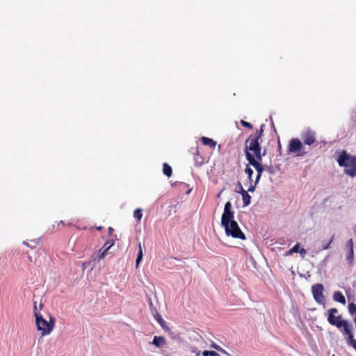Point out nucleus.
Listing matches in <instances>:
<instances>
[{"instance_id":"f257e3e1","label":"nucleus","mask_w":356,"mask_h":356,"mask_svg":"<svg viewBox=\"0 0 356 356\" xmlns=\"http://www.w3.org/2000/svg\"><path fill=\"white\" fill-rule=\"evenodd\" d=\"M33 314L35 318L37 330L40 332L41 337L50 334L55 327V318L49 316V321H47L45 320L41 313L38 310L36 301H34Z\"/></svg>"},{"instance_id":"f03ea898","label":"nucleus","mask_w":356,"mask_h":356,"mask_svg":"<svg viewBox=\"0 0 356 356\" xmlns=\"http://www.w3.org/2000/svg\"><path fill=\"white\" fill-rule=\"evenodd\" d=\"M337 161L339 166L345 168L344 173L353 178L356 176V156L350 155L345 150L339 152Z\"/></svg>"},{"instance_id":"7ed1b4c3","label":"nucleus","mask_w":356,"mask_h":356,"mask_svg":"<svg viewBox=\"0 0 356 356\" xmlns=\"http://www.w3.org/2000/svg\"><path fill=\"white\" fill-rule=\"evenodd\" d=\"M338 313L337 308H331L328 309L327 321L332 325L336 326L337 328H343V332L345 334L350 330H353V325L346 320L341 319V316H336L334 314Z\"/></svg>"},{"instance_id":"20e7f679","label":"nucleus","mask_w":356,"mask_h":356,"mask_svg":"<svg viewBox=\"0 0 356 356\" xmlns=\"http://www.w3.org/2000/svg\"><path fill=\"white\" fill-rule=\"evenodd\" d=\"M264 125H261L259 130H257L254 134H251L249 138L245 141V154L250 151L253 152H261V148L260 146V143L259 142V139L263 135L264 133Z\"/></svg>"},{"instance_id":"39448f33","label":"nucleus","mask_w":356,"mask_h":356,"mask_svg":"<svg viewBox=\"0 0 356 356\" xmlns=\"http://www.w3.org/2000/svg\"><path fill=\"white\" fill-rule=\"evenodd\" d=\"M225 228L227 236H231L235 238H240L241 240L245 239L244 233L240 229L236 221H232L228 222L227 225L222 226Z\"/></svg>"},{"instance_id":"423d86ee","label":"nucleus","mask_w":356,"mask_h":356,"mask_svg":"<svg viewBox=\"0 0 356 356\" xmlns=\"http://www.w3.org/2000/svg\"><path fill=\"white\" fill-rule=\"evenodd\" d=\"M287 150L289 153L295 154L298 156H302L307 153L304 150L302 143L298 138H293L289 141Z\"/></svg>"},{"instance_id":"0eeeda50","label":"nucleus","mask_w":356,"mask_h":356,"mask_svg":"<svg viewBox=\"0 0 356 356\" xmlns=\"http://www.w3.org/2000/svg\"><path fill=\"white\" fill-rule=\"evenodd\" d=\"M234 212L232 211V203L229 201L225 204L224 211L221 217V225H227L228 222L234 221Z\"/></svg>"},{"instance_id":"6e6552de","label":"nucleus","mask_w":356,"mask_h":356,"mask_svg":"<svg viewBox=\"0 0 356 356\" xmlns=\"http://www.w3.org/2000/svg\"><path fill=\"white\" fill-rule=\"evenodd\" d=\"M246 159L248 161L249 163L251 165H252L257 172V177H256V180H255V184H257L261 177V175H262V172H263L264 168L263 165L261 164V163H259L258 161L255 160L253 154H252L250 152H247Z\"/></svg>"},{"instance_id":"1a4fd4ad","label":"nucleus","mask_w":356,"mask_h":356,"mask_svg":"<svg viewBox=\"0 0 356 356\" xmlns=\"http://www.w3.org/2000/svg\"><path fill=\"white\" fill-rule=\"evenodd\" d=\"M301 138L303 140V143L306 145L309 146H318V143L316 140V133L315 131L308 129L305 132L302 133Z\"/></svg>"},{"instance_id":"9d476101","label":"nucleus","mask_w":356,"mask_h":356,"mask_svg":"<svg viewBox=\"0 0 356 356\" xmlns=\"http://www.w3.org/2000/svg\"><path fill=\"white\" fill-rule=\"evenodd\" d=\"M324 287L322 284H315L312 287V292L314 300L320 303L324 304L325 298L323 294Z\"/></svg>"},{"instance_id":"9b49d317","label":"nucleus","mask_w":356,"mask_h":356,"mask_svg":"<svg viewBox=\"0 0 356 356\" xmlns=\"http://www.w3.org/2000/svg\"><path fill=\"white\" fill-rule=\"evenodd\" d=\"M345 249L347 250L346 260L349 264H352L354 259L353 241L352 238L346 242Z\"/></svg>"},{"instance_id":"f8f14e48","label":"nucleus","mask_w":356,"mask_h":356,"mask_svg":"<svg viewBox=\"0 0 356 356\" xmlns=\"http://www.w3.org/2000/svg\"><path fill=\"white\" fill-rule=\"evenodd\" d=\"M114 244L113 241H107L106 243H105V244L104 245V247L103 248L104 250L102 252V250H99V256H98V259L100 260L102 259H103L105 255L106 254L107 252L108 251V250L111 248V246H113Z\"/></svg>"},{"instance_id":"ddd939ff","label":"nucleus","mask_w":356,"mask_h":356,"mask_svg":"<svg viewBox=\"0 0 356 356\" xmlns=\"http://www.w3.org/2000/svg\"><path fill=\"white\" fill-rule=\"evenodd\" d=\"M194 161L198 165H202L204 163V159L200 154L198 147L194 148Z\"/></svg>"},{"instance_id":"4468645a","label":"nucleus","mask_w":356,"mask_h":356,"mask_svg":"<svg viewBox=\"0 0 356 356\" xmlns=\"http://www.w3.org/2000/svg\"><path fill=\"white\" fill-rule=\"evenodd\" d=\"M345 334L348 336L347 343L349 346H351L356 350V339H354L353 330H350Z\"/></svg>"},{"instance_id":"2eb2a0df","label":"nucleus","mask_w":356,"mask_h":356,"mask_svg":"<svg viewBox=\"0 0 356 356\" xmlns=\"http://www.w3.org/2000/svg\"><path fill=\"white\" fill-rule=\"evenodd\" d=\"M152 343L157 348H160L165 344V339L162 336H154Z\"/></svg>"},{"instance_id":"dca6fc26","label":"nucleus","mask_w":356,"mask_h":356,"mask_svg":"<svg viewBox=\"0 0 356 356\" xmlns=\"http://www.w3.org/2000/svg\"><path fill=\"white\" fill-rule=\"evenodd\" d=\"M240 193L242 195L243 206H248L250 204L251 196L248 194V191H245L243 188H241Z\"/></svg>"},{"instance_id":"f3484780","label":"nucleus","mask_w":356,"mask_h":356,"mask_svg":"<svg viewBox=\"0 0 356 356\" xmlns=\"http://www.w3.org/2000/svg\"><path fill=\"white\" fill-rule=\"evenodd\" d=\"M200 140L202 141V144L204 145L209 146L211 148H215V147L216 145V141H214L211 138H207V137H205V136H202L200 138Z\"/></svg>"},{"instance_id":"a211bd4d","label":"nucleus","mask_w":356,"mask_h":356,"mask_svg":"<svg viewBox=\"0 0 356 356\" xmlns=\"http://www.w3.org/2000/svg\"><path fill=\"white\" fill-rule=\"evenodd\" d=\"M333 299L334 301L345 305L346 301L344 296L340 291H335L333 294Z\"/></svg>"},{"instance_id":"6ab92c4d","label":"nucleus","mask_w":356,"mask_h":356,"mask_svg":"<svg viewBox=\"0 0 356 356\" xmlns=\"http://www.w3.org/2000/svg\"><path fill=\"white\" fill-rule=\"evenodd\" d=\"M154 318L160 324L162 328H163L164 330H166L167 328L168 329L165 321L163 319L161 315L159 313L156 312V314L154 315Z\"/></svg>"},{"instance_id":"aec40b11","label":"nucleus","mask_w":356,"mask_h":356,"mask_svg":"<svg viewBox=\"0 0 356 356\" xmlns=\"http://www.w3.org/2000/svg\"><path fill=\"white\" fill-rule=\"evenodd\" d=\"M163 172L168 177H170L172 175V170L170 165L166 163H164L163 165Z\"/></svg>"},{"instance_id":"412c9836","label":"nucleus","mask_w":356,"mask_h":356,"mask_svg":"<svg viewBox=\"0 0 356 356\" xmlns=\"http://www.w3.org/2000/svg\"><path fill=\"white\" fill-rule=\"evenodd\" d=\"M143 250H142V245H141V243L139 242L138 243V256H137V259H136V268H138L140 262L143 259Z\"/></svg>"},{"instance_id":"4be33fe9","label":"nucleus","mask_w":356,"mask_h":356,"mask_svg":"<svg viewBox=\"0 0 356 356\" xmlns=\"http://www.w3.org/2000/svg\"><path fill=\"white\" fill-rule=\"evenodd\" d=\"M134 216L138 222H140L143 216V210L139 208L136 209L134 212Z\"/></svg>"},{"instance_id":"5701e85b","label":"nucleus","mask_w":356,"mask_h":356,"mask_svg":"<svg viewBox=\"0 0 356 356\" xmlns=\"http://www.w3.org/2000/svg\"><path fill=\"white\" fill-rule=\"evenodd\" d=\"M39 241H40L39 239L31 241V242L33 243L31 244H29L27 242L24 241L23 244L31 248H34L39 243Z\"/></svg>"},{"instance_id":"b1692460","label":"nucleus","mask_w":356,"mask_h":356,"mask_svg":"<svg viewBox=\"0 0 356 356\" xmlns=\"http://www.w3.org/2000/svg\"><path fill=\"white\" fill-rule=\"evenodd\" d=\"M348 312L351 315L356 314V305L355 303L352 302L349 304Z\"/></svg>"},{"instance_id":"393cba45","label":"nucleus","mask_w":356,"mask_h":356,"mask_svg":"<svg viewBox=\"0 0 356 356\" xmlns=\"http://www.w3.org/2000/svg\"><path fill=\"white\" fill-rule=\"evenodd\" d=\"M203 356H220V355L215 351L204 350L202 352Z\"/></svg>"},{"instance_id":"a878e982","label":"nucleus","mask_w":356,"mask_h":356,"mask_svg":"<svg viewBox=\"0 0 356 356\" xmlns=\"http://www.w3.org/2000/svg\"><path fill=\"white\" fill-rule=\"evenodd\" d=\"M245 172L248 175V179H249L250 181H252L253 170L248 165H247L245 169Z\"/></svg>"},{"instance_id":"bb28decb","label":"nucleus","mask_w":356,"mask_h":356,"mask_svg":"<svg viewBox=\"0 0 356 356\" xmlns=\"http://www.w3.org/2000/svg\"><path fill=\"white\" fill-rule=\"evenodd\" d=\"M300 250V245L297 243L288 252V254H291L293 252H298Z\"/></svg>"},{"instance_id":"cd10ccee","label":"nucleus","mask_w":356,"mask_h":356,"mask_svg":"<svg viewBox=\"0 0 356 356\" xmlns=\"http://www.w3.org/2000/svg\"><path fill=\"white\" fill-rule=\"evenodd\" d=\"M253 153H254L253 156H254L255 160L258 161L260 163L262 159V155H261V152H255Z\"/></svg>"},{"instance_id":"c85d7f7f","label":"nucleus","mask_w":356,"mask_h":356,"mask_svg":"<svg viewBox=\"0 0 356 356\" xmlns=\"http://www.w3.org/2000/svg\"><path fill=\"white\" fill-rule=\"evenodd\" d=\"M241 123L245 127H247V128H248L250 129H252V125L250 122H246L245 120H241Z\"/></svg>"},{"instance_id":"c756f323","label":"nucleus","mask_w":356,"mask_h":356,"mask_svg":"<svg viewBox=\"0 0 356 356\" xmlns=\"http://www.w3.org/2000/svg\"><path fill=\"white\" fill-rule=\"evenodd\" d=\"M333 238H334V235L332 236L331 239L330 240V241L327 243H325V245H323V250H326L330 248V245L332 243Z\"/></svg>"},{"instance_id":"7c9ffc66","label":"nucleus","mask_w":356,"mask_h":356,"mask_svg":"<svg viewBox=\"0 0 356 356\" xmlns=\"http://www.w3.org/2000/svg\"><path fill=\"white\" fill-rule=\"evenodd\" d=\"M298 252H300L301 257L302 258H304L305 254H307V250L305 249H304V248H301V249H300Z\"/></svg>"},{"instance_id":"2f4dec72","label":"nucleus","mask_w":356,"mask_h":356,"mask_svg":"<svg viewBox=\"0 0 356 356\" xmlns=\"http://www.w3.org/2000/svg\"><path fill=\"white\" fill-rule=\"evenodd\" d=\"M211 346H212V348H213L214 349H216L218 351L225 352V350L217 344H213Z\"/></svg>"},{"instance_id":"473e14b6","label":"nucleus","mask_w":356,"mask_h":356,"mask_svg":"<svg viewBox=\"0 0 356 356\" xmlns=\"http://www.w3.org/2000/svg\"><path fill=\"white\" fill-rule=\"evenodd\" d=\"M59 223H60V224H62L63 225H67V226H72V222H68L65 223V222L64 221H63V220H60Z\"/></svg>"},{"instance_id":"72a5a7b5","label":"nucleus","mask_w":356,"mask_h":356,"mask_svg":"<svg viewBox=\"0 0 356 356\" xmlns=\"http://www.w3.org/2000/svg\"><path fill=\"white\" fill-rule=\"evenodd\" d=\"M37 307H38V310L40 312V311H41V310L43 309V307H44V304H43L42 302H40V304H39V305H38V307L37 306Z\"/></svg>"},{"instance_id":"f704fd0d","label":"nucleus","mask_w":356,"mask_h":356,"mask_svg":"<svg viewBox=\"0 0 356 356\" xmlns=\"http://www.w3.org/2000/svg\"><path fill=\"white\" fill-rule=\"evenodd\" d=\"M254 189H255V186L251 185L250 187L248 188V191L253 192L254 191Z\"/></svg>"},{"instance_id":"c9c22d12","label":"nucleus","mask_w":356,"mask_h":356,"mask_svg":"<svg viewBox=\"0 0 356 356\" xmlns=\"http://www.w3.org/2000/svg\"><path fill=\"white\" fill-rule=\"evenodd\" d=\"M238 188H239V191H238V193H240L241 191V188H243L241 184V183H238Z\"/></svg>"},{"instance_id":"e433bc0d","label":"nucleus","mask_w":356,"mask_h":356,"mask_svg":"<svg viewBox=\"0 0 356 356\" xmlns=\"http://www.w3.org/2000/svg\"><path fill=\"white\" fill-rule=\"evenodd\" d=\"M96 229L99 231V230H102V226H99V227H97Z\"/></svg>"},{"instance_id":"4c0bfd02","label":"nucleus","mask_w":356,"mask_h":356,"mask_svg":"<svg viewBox=\"0 0 356 356\" xmlns=\"http://www.w3.org/2000/svg\"><path fill=\"white\" fill-rule=\"evenodd\" d=\"M200 351L199 350V351L196 353V355H197V356H198V355H200Z\"/></svg>"}]
</instances>
